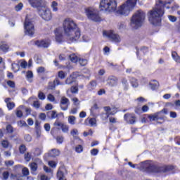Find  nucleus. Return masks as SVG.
<instances>
[{"label":"nucleus","mask_w":180,"mask_h":180,"mask_svg":"<svg viewBox=\"0 0 180 180\" xmlns=\"http://www.w3.org/2000/svg\"><path fill=\"white\" fill-rule=\"evenodd\" d=\"M63 30L65 36L70 41H77L81 37V32L78 29L77 24L71 18H66L63 21Z\"/></svg>","instance_id":"f257e3e1"},{"label":"nucleus","mask_w":180,"mask_h":180,"mask_svg":"<svg viewBox=\"0 0 180 180\" xmlns=\"http://www.w3.org/2000/svg\"><path fill=\"white\" fill-rule=\"evenodd\" d=\"M165 3L160 0L155 6L148 13V18L150 23L154 26L161 25V18L164 16V6Z\"/></svg>","instance_id":"f03ea898"},{"label":"nucleus","mask_w":180,"mask_h":180,"mask_svg":"<svg viewBox=\"0 0 180 180\" xmlns=\"http://www.w3.org/2000/svg\"><path fill=\"white\" fill-rule=\"evenodd\" d=\"M128 165L131 168H137L141 171H146L147 172H157L158 168L153 163L148 161L141 162L140 164H133L131 162H128Z\"/></svg>","instance_id":"7ed1b4c3"},{"label":"nucleus","mask_w":180,"mask_h":180,"mask_svg":"<svg viewBox=\"0 0 180 180\" xmlns=\"http://www.w3.org/2000/svg\"><path fill=\"white\" fill-rule=\"evenodd\" d=\"M145 19L146 13L141 10H139L131 17L130 25L134 29H139V27H141Z\"/></svg>","instance_id":"20e7f679"},{"label":"nucleus","mask_w":180,"mask_h":180,"mask_svg":"<svg viewBox=\"0 0 180 180\" xmlns=\"http://www.w3.org/2000/svg\"><path fill=\"white\" fill-rule=\"evenodd\" d=\"M136 4L137 0H128L118 8L117 13L118 15H123L124 16H129L130 12L134 9Z\"/></svg>","instance_id":"39448f33"},{"label":"nucleus","mask_w":180,"mask_h":180,"mask_svg":"<svg viewBox=\"0 0 180 180\" xmlns=\"http://www.w3.org/2000/svg\"><path fill=\"white\" fill-rule=\"evenodd\" d=\"M117 8V2L116 0H102L100 3V10L112 13L115 12Z\"/></svg>","instance_id":"423d86ee"},{"label":"nucleus","mask_w":180,"mask_h":180,"mask_svg":"<svg viewBox=\"0 0 180 180\" xmlns=\"http://www.w3.org/2000/svg\"><path fill=\"white\" fill-rule=\"evenodd\" d=\"M86 15L90 20L93 22H101L102 18L99 15V12L94 8H86Z\"/></svg>","instance_id":"0eeeda50"},{"label":"nucleus","mask_w":180,"mask_h":180,"mask_svg":"<svg viewBox=\"0 0 180 180\" xmlns=\"http://www.w3.org/2000/svg\"><path fill=\"white\" fill-rule=\"evenodd\" d=\"M103 34L105 37H108L109 40H111V41H114V43H120V41H122L120 36L116 34L113 30L104 31Z\"/></svg>","instance_id":"6e6552de"},{"label":"nucleus","mask_w":180,"mask_h":180,"mask_svg":"<svg viewBox=\"0 0 180 180\" xmlns=\"http://www.w3.org/2000/svg\"><path fill=\"white\" fill-rule=\"evenodd\" d=\"M24 29L25 30V34L27 36L32 37L34 34V25H33V22L27 18L25 19Z\"/></svg>","instance_id":"1a4fd4ad"},{"label":"nucleus","mask_w":180,"mask_h":180,"mask_svg":"<svg viewBox=\"0 0 180 180\" xmlns=\"http://www.w3.org/2000/svg\"><path fill=\"white\" fill-rule=\"evenodd\" d=\"M39 13L41 16L44 20H51V11L50 9L46 7V5L43 7H41L39 10Z\"/></svg>","instance_id":"9d476101"},{"label":"nucleus","mask_w":180,"mask_h":180,"mask_svg":"<svg viewBox=\"0 0 180 180\" xmlns=\"http://www.w3.org/2000/svg\"><path fill=\"white\" fill-rule=\"evenodd\" d=\"M32 8H37L38 11L46 6L44 0H28Z\"/></svg>","instance_id":"9b49d317"},{"label":"nucleus","mask_w":180,"mask_h":180,"mask_svg":"<svg viewBox=\"0 0 180 180\" xmlns=\"http://www.w3.org/2000/svg\"><path fill=\"white\" fill-rule=\"evenodd\" d=\"M53 126H56L58 130L61 129L63 133H68L70 130V127L67 124H63V122H60V121H56L53 124Z\"/></svg>","instance_id":"f8f14e48"},{"label":"nucleus","mask_w":180,"mask_h":180,"mask_svg":"<svg viewBox=\"0 0 180 180\" xmlns=\"http://www.w3.org/2000/svg\"><path fill=\"white\" fill-rule=\"evenodd\" d=\"M136 115L134 114L127 113L124 115V120L129 124H134L136 123Z\"/></svg>","instance_id":"ddd939ff"},{"label":"nucleus","mask_w":180,"mask_h":180,"mask_svg":"<svg viewBox=\"0 0 180 180\" xmlns=\"http://www.w3.org/2000/svg\"><path fill=\"white\" fill-rule=\"evenodd\" d=\"M105 114V113H102L101 114V117L103 119V120H106V119H108V117H109V116L110 115H113L116 113V111H111L112 108H110L109 106H105L103 108Z\"/></svg>","instance_id":"4468645a"},{"label":"nucleus","mask_w":180,"mask_h":180,"mask_svg":"<svg viewBox=\"0 0 180 180\" xmlns=\"http://www.w3.org/2000/svg\"><path fill=\"white\" fill-rule=\"evenodd\" d=\"M60 106L62 110H67L70 106V100L66 97H62L60 101Z\"/></svg>","instance_id":"2eb2a0df"},{"label":"nucleus","mask_w":180,"mask_h":180,"mask_svg":"<svg viewBox=\"0 0 180 180\" xmlns=\"http://www.w3.org/2000/svg\"><path fill=\"white\" fill-rule=\"evenodd\" d=\"M107 84L109 86H116L117 85V77L115 76L108 77Z\"/></svg>","instance_id":"dca6fc26"},{"label":"nucleus","mask_w":180,"mask_h":180,"mask_svg":"<svg viewBox=\"0 0 180 180\" xmlns=\"http://www.w3.org/2000/svg\"><path fill=\"white\" fill-rule=\"evenodd\" d=\"M36 46L38 47H44V49L49 47L50 46V41L46 40L37 41L35 42Z\"/></svg>","instance_id":"f3484780"},{"label":"nucleus","mask_w":180,"mask_h":180,"mask_svg":"<svg viewBox=\"0 0 180 180\" xmlns=\"http://www.w3.org/2000/svg\"><path fill=\"white\" fill-rule=\"evenodd\" d=\"M56 40L58 43H61L63 41V34L61 33V30L58 28L55 30Z\"/></svg>","instance_id":"a211bd4d"},{"label":"nucleus","mask_w":180,"mask_h":180,"mask_svg":"<svg viewBox=\"0 0 180 180\" xmlns=\"http://www.w3.org/2000/svg\"><path fill=\"white\" fill-rule=\"evenodd\" d=\"M0 49L1 51H4V53H6L8 50H9V45L5 41H1L0 44Z\"/></svg>","instance_id":"6ab92c4d"},{"label":"nucleus","mask_w":180,"mask_h":180,"mask_svg":"<svg viewBox=\"0 0 180 180\" xmlns=\"http://www.w3.org/2000/svg\"><path fill=\"white\" fill-rule=\"evenodd\" d=\"M49 157H58L60 155V150L58 149H52L49 153Z\"/></svg>","instance_id":"aec40b11"},{"label":"nucleus","mask_w":180,"mask_h":180,"mask_svg":"<svg viewBox=\"0 0 180 180\" xmlns=\"http://www.w3.org/2000/svg\"><path fill=\"white\" fill-rule=\"evenodd\" d=\"M149 85L152 91H155V89L158 88L160 84L158 83V82H157V80H153L149 83Z\"/></svg>","instance_id":"412c9836"},{"label":"nucleus","mask_w":180,"mask_h":180,"mask_svg":"<svg viewBox=\"0 0 180 180\" xmlns=\"http://www.w3.org/2000/svg\"><path fill=\"white\" fill-rule=\"evenodd\" d=\"M70 134L75 138L77 139L80 144L83 143L82 140H81V139L79 138H77V136H78V129H73L71 131H70Z\"/></svg>","instance_id":"4be33fe9"},{"label":"nucleus","mask_w":180,"mask_h":180,"mask_svg":"<svg viewBox=\"0 0 180 180\" xmlns=\"http://www.w3.org/2000/svg\"><path fill=\"white\" fill-rule=\"evenodd\" d=\"M51 8L53 12H58V3L56 1H52L51 4Z\"/></svg>","instance_id":"5701e85b"},{"label":"nucleus","mask_w":180,"mask_h":180,"mask_svg":"<svg viewBox=\"0 0 180 180\" xmlns=\"http://www.w3.org/2000/svg\"><path fill=\"white\" fill-rule=\"evenodd\" d=\"M75 81V77L71 75L70 77H68L65 80V84L66 85H71Z\"/></svg>","instance_id":"b1692460"},{"label":"nucleus","mask_w":180,"mask_h":180,"mask_svg":"<svg viewBox=\"0 0 180 180\" xmlns=\"http://www.w3.org/2000/svg\"><path fill=\"white\" fill-rule=\"evenodd\" d=\"M172 57L176 61V63H180V56H178V53L175 51L172 52Z\"/></svg>","instance_id":"393cba45"},{"label":"nucleus","mask_w":180,"mask_h":180,"mask_svg":"<svg viewBox=\"0 0 180 180\" xmlns=\"http://www.w3.org/2000/svg\"><path fill=\"white\" fill-rule=\"evenodd\" d=\"M69 58L72 63H77L78 61V56L75 54H71L69 56Z\"/></svg>","instance_id":"a878e982"},{"label":"nucleus","mask_w":180,"mask_h":180,"mask_svg":"<svg viewBox=\"0 0 180 180\" xmlns=\"http://www.w3.org/2000/svg\"><path fill=\"white\" fill-rule=\"evenodd\" d=\"M58 78H60V79H64V78H65V77H67V72L60 70L58 72Z\"/></svg>","instance_id":"bb28decb"},{"label":"nucleus","mask_w":180,"mask_h":180,"mask_svg":"<svg viewBox=\"0 0 180 180\" xmlns=\"http://www.w3.org/2000/svg\"><path fill=\"white\" fill-rule=\"evenodd\" d=\"M75 119H76L75 116H74V115L69 116L68 117V123L70 124H72V125L75 124Z\"/></svg>","instance_id":"cd10ccee"},{"label":"nucleus","mask_w":180,"mask_h":180,"mask_svg":"<svg viewBox=\"0 0 180 180\" xmlns=\"http://www.w3.org/2000/svg\"><path fill=\"white\" fill-rule=\"evenodd\" d=\"M32 77H33V72L32 71L27 72L26 78L27 81H29L30 82H32Z\"/></svg>","instance_id":"c85d7f7f"},{"label":"nucleus","mask_w":180,"mask_h":180,"mask_svg":"<svg viewBox=\"0 0 180 180\" xmlns=\"http://www.w3.org/2000/svg\"><path fill=\"white\" fill-rule=\"evenodd\" d=\"M122 85L124 91H127V89H129V82H127V79L124 78L122 79Z\"/></svg>","instance_id":"c756f323"},{"label":"nucleus","mask_w":180,"mask_h":180,"mask_svg":"<svg viewBox=\"0 0 180 180\" xmlns=\"http://www.w3.org/2000/svg\"><path fill=\"white\" fill-rule=\"evenodd\" d=\"M149 120L154 122V120H158V114L155 113L153 115H148Z\"/></svg>","instance_id":"7c9ffc66"},{"label":"nucleus","mask_w":180,"mask_h":180,"mask_svg":"<svg viewBox=\"0 0 180 180\" xmlns=\"http://www.w3.org/2000/svg\"><path fill=\"white\" fill-rule=\"evenodd\" d=\"M131 84L134 88H137L139 86V83L137 82V79L136 78L132 77L131 79Z\"/></svg>","instance_id":"2f4dec72"},{"label":"nucleus","mask_w":180,"mask_h":180,"mask_svg":"<svg viewBox=\"0 0 180 180\" xmlns=\"http://www.w3.org/2000/svg\"><path fill=\"white\" fill-rule=\"evenodd\" d=\"M20 68V66L18 63H13L12 64V69L14 71V72H18L19 71V69Z\"/></svg>","instance_id":"473e14b6"},{"label":"nucleus","mask_w":180,"mask_h":180,"mask_svg":"<svg viewBox=\"0 0 180 180\" xmlns=\"http://www.w3.org/2000/svg\"><path fill=\"white\" fill-rule=\"evenodd\" d=\"M58 177L59 178V180H67L65 177H64V173L61 171H58L57 173Z\"/></svg>","instance_id":"72a5a7b5"},{"label":"nucleus","mask_w":180,"mask_h":180,"mask_svg":"<svg viewBox=\"0 0 180 180\" xmlns=\"http://www.w3.org/2000/svg\"><path fill=\"white\" fill-rule=\"evenodd\" d=\"M38 98L39 99H40V101H44V99H46V94H44L43 91H39Z\"/></svg>","instance_id":"f704fd0d"},{"label":"nucleus","mask_w":180,"mask_h":180,"mask_svg":"<svg viewBox=\"0 0 180 180\" xmlns=\"http://www.w3.org/2000/svg\"><path fill=\"white\" fill-rule=\"evenodd\" d=\"M79 63L80 64V65H82V67H85V65H86L88 64V60L86 59H79Z\"/></svg>","instance_id":"c9c22d12"},{"label":"nucleus","mask_w":180,"mask_h":180,"mask_svg":"<svg viewBox=\"0 0 180 180\" xmlns=\"http://www.w3.org/2000/svg\"><path fill=\"white\" fill-rule=\"evenodd\" d=\"M31 170L33 171V172H35V171H37V164L36 162H32L30 165Z\"/></svg>","instance_id":"e433bc0d"},{"label":"nucleus","mask_w":180,"mask_h":180,"mask_svg":"<svg viewBox=\"0 0 180 180\" xmlns=\"http://www.w3.org/2000/svg\"><path fill=\"white\" fill-rule=\"evenodd\" d=\"M19 151L20 154H25L26 151V146H25L24 144L20 145L19 147Z\"/></svg>","instance_id":"4c0bfd02"},{"label":"nucleus","mask_w":180,"mask_h":180,"mask_svg":"<svg viewBox=\"0 0 180 180\" xmlns=\"http://www.w3.org/2000/svg\"><path fill=\"white\" fill-rule=\"evenodd\" d=\"M89 123L91 127L96 126V119L95 118L89 119Z\"/></svg>","instance_id":"58836bf2"},{"label":"nucleus","mask_w":180,"mask_h":180,"mask_svg":"<svg viewBox=\"0 0 180 180\" xmlns=\"http://www.w3.org/2000/svg\"><path fill=\"white\" fill-rule=\"evenodd\" d=\"M1 146L4 148H8L9 147V142L7 140H3L1 141Z\"/></svg>","instance_id":"ea45409f"},{"label":"nucleus","mask_w":180,"mask_h":180,"mask_svg":"<svg viewBox=\"0 0 180 180\" xmlns=\"http://www.w3.org/2000/svg\"><path fill=\"white\" fill-rule=\"evenodd\" d=\"M22 8H23V4L20 3L15 6V10L16 12H19V11H22Z\"/></svg>","instance_id":"a19ab883"},{"label":"nucleus","mask_w":180,"mask_h":180,"mask_svg":"<svg viewBox=\"0 0 180 180\" xmlns=\"http://www.w3.org/2000/svg\"><path fill=\"white\" fill-rule=\"evenodd\" d=\"M47 99L49 101V102H55L56 101V97L53 96V94H50L47 96Z\"/></svg>","instance_id":"79ce46f5"},{"label":"nucleus","mask_w":180,"mask_h":180,"mask_svg":"<svg viewBox=\"0 0 180 180\" xmlns=\"http://www.w3.org/2000/svg\"><path fill=\"white\" fill-rule=\"evenodd\" d=\"M56 141L58 144H62L63 141H64V136H58L56 137Z\"/></svg>","instance_id":"37998d69"},{"label":"nucleus","mask_w":180,"mask_h":180,"mask_svg":"<svg viewBox=\"0 0 180 180\" xmlns=\"http://www.w3.org/2000/svg\"><path fill=\"white\" fill-rule=\"evenodd\" d=\"M117 27L120 30H122V29H124V27H126V24L124 22H118Z\"/></svg>","instance_id":"c03bdc74"},{"label":"nucleus","mask_w":180,"mask_h":180,"mask_svg":"<svg viewBox=\"0 0 180 180\" xmlns=\"http://www.w3.org/2000/svg\"><path fill=\"white\" fill-rule=\"evenodd\" d=\"M83 150H84V148L82 147V146H81V145H78L77 146H76V148H75V151H76V153H82V151H83Z\"/></svg>","instance_id":"a18cd8bd"},{"label":"nucleus","mask_w":180,"mask_h":180,"mask_svg":"<svg viewBox=\"0 0 180 180\" xmlns=\"http://www.w3.org/2000/svg\"><path fill=\"white\" fill-rule=\"evenodd\" d=\"M22 172L24 176H27V175H29V169L24 167L22 169Z\"/></svg>","instance_id":"49530a36"},{"label":"nucleus","mask_w":180,"mask_h":180,"mask_svg":"<svg viewBox=\"0 0 180 180\" xmlns=\"http://www.w3.org/2000/svg\"><path fill=\"white\" fill-rule=\"evenodd\" d=\"M7 108H8V110H12V109H13V108H15V103H13V102L8 103L7 104Z\"/></svg>","instance_id":"de8ad7c7"},{"label":"nucleus","mask_w":180,"mask_h":180,"mask_svg":"<svg viewBox=\"0 0 180 180\" xmlns=\"http://www.w3.org/2000/svg\"><path fill=\"white\" fill-rule=\"evenodd\" d=\"M33 106L35 109H39L40 108V102L39 101H34Z\"/></svg>","instance_id":"09e8293b"},{"label":"nucleus","mask_w":180,"mask_h":180,"mask_svg":"<svg viewBox=\"0 0 180 180\" xmlns=\"http://www.w3.org/2000/svg\"><path fill=\"white\" fill-rule=\"evenodd\" d=\"M72 101H73L74 105H75V106H79L80 102H79V100H78L77 98H73L72 99Z\"/></svg>","instance_id":"8fccbe9b"},{"label":"nucleus","mask_w":180,"mask_h":180,"mask_svg":"<svg viewBox=\"0 0 180 180\" xmlns=\"http://www.w3.org/2000/svg\"><path fill=\"white\" fill-rule=\"evenodd\" d=\"M56 89V84L54 82H49L48 86V89Z\"/></svg>","instance_id":"3c124183"},{"label":"nucleus","mask_w":180,"mask_h":180,"mask_svg":"<svg viewBox=\"0 0 180 180\" xmlns=\"http://www.w3.org/2000/svg\"><path fill=\"white\" fill-rule=\"evenodd\" d=\"M6 130L8 133H13V127L11 124L6 126Z\"/></svg>","instance_id":"603ef678"},{"label":"nucleus","mask_w":180,"mask_h":180,"mask_svg":"<svg viewBox=\"0 0 180 180\" xmlns=\"http://www.w3.org/2000/svg\"><path fill=\"white\" fill-rule=\"evenodd\" d=\"M53 84L56 85H64V84H63V82H60V79H58V78H56L53 80Z\"/></svg>","instance_id":"864d4df0"},{"label":"nucleus","mask_w":180,"mask_h":180,"mask_svg":"<svg viewBox=\"0 0 180 180\" xmlns=\"http://www.w3.org/2000/svg\"><path fill=\"white\" fill-rule=\"evenodd\" d=\"M72 94H77L78 93V87L77 86H72L70 89Z\"/></svg>","instance_id":"5fc2aeb1"},{"label":"nucleus","mask_w":180,"mask_h":180,"mask_svg":"<svg viewBox=\"0 0 180 180\" xmlns=\"http://www.w3.org/2000/svg\"><path fill=\"white\" fill-rule=\"evenodd\" d=\"M7 85H8L10 88H15V82L9 80L7 82Z\"/></svg>","instance_id":"6e6d98bb"},{"label":"nucleus","mask_w":180,"mask_h":180,"mask_svg":"<svg viewBox=\"0 0 180 180\" xmlns=\"http://www.w3.org/2000/svg\"><path fill=\"white\" fill-rule=\"evenodd\" d=\"M37 71L39 74H43V72H44V71H46V70L44 69V67H39L37 68Z\"/></svg>","instance_id":"4d7b16f0"},{"label":"nucleus","mask_w":180,"mask_h":180,"mask_svg":"<svg viewBox=\"0 0 180 180\" xmlns=\"http://www.w3.org/2000/svg\"><path fill=\"white\" fill-rule=\"evenodd\" d=\"M90 86L91 89H95V88H96V81H91L90 82Z\"/></svg>","instance_id":"13d9d810"},{"label":"nucleus","mask_w":180,"mask_h":180,"mask_svg":"<svg viewBox=\"0 0 180 180\" xmlns=\"http://www.w3.org/2000/svg\"><path fill=\"white\" fill-rule=\"evenodd\" d=\"M16 116H17V117H22V116H23V112H22V110H17Z\"/></svg>","instance_id":"bf43d9fd"},{"label":"nucleus","mask_w":180,"mask_h":180,"mask_svg":"<svg viewBox=\"0 0 180 180\" xmlns=\"http://www.w3.org/2000/svg\"><path fill=\"white\" fill-rule=\"evenodd\" d=\"M18 124L20 127H23L27 126V124H26V122L25 121H20V122H18Z\"/></svg>","instance_id":"052dcab7"},{"label":"nucleus","mask_w":180,"mask_h":180,"mask_svg":"<svg viewBox=\"0 0 180 180\" xmlns=\"http://www.w3.org/2000/svg\"><path fill=\"white\" fill-rule=\"evenodd\" d=\"M3 178L5 180L8 179V178H9V172H4L3 173Z\"/></svg>","instance_id":"680f3d73"},{"label":"nucleus","mask_w":180,"mask_h":180,"mask_svg":"<svg viewBox=\"0 0 180 180\" xmlns=\"http://www.w3.org/2000/svg\"><path fill=\"white\" fill-rule=\"evenodd\" d=\"M45 109L46 110H51V109H53V105H51V103L46 104Z\"/></svg>","instance_id":"e2e57ef3"},{"label":"nucleus","mask_w":180,"mask_h":180,"mask_svg":"<svg viewBox=\"0 0 180 180\" xmlns=\"http://www.w3.org/2000/svg\"><path fill=\"white\" fill-rule=\"evenodd\" d=\"M49 165L51 167V168H56L57 164H56V162L54 161H49Z\"/></svg>","instance_id":"0e129e2a"},{"label":"nucleus","mask_w":180,"mask_h":180,"mask_svg":"<svg viewBox=\"0 0 180 180\" xmlns=\"http://www.w3.org/2000/svg\"><path fill=\"white\" fill-rule=\"evenodd\" d=\"M44 127L46 131H50V129H51L50 124L49 123L45 124Z\"/></svg>","instance_id":"69168bd1"},{"label":"nucleus","mask_w":180,"mask_h":180,"mask_svg":"<svg viewBox=\"0 0 180 180\" xmlns=\"http://www.w3.org/2000/svg\"><path fill=\"white\" fill-rule=\"evenodd\" d=\"M169 20H170V22H176V17L173 16V15H169Z\"/></svg>","instance_id":"338daca9"},{"label":"nucleus","mask_w":180,"mask_h":180,"mask_svg":"<svg viewBox=\"0 0 180 180\" xmlns=\"http://www.w3.org/2000/svg\"><path fill=\"white\" fill-rule=\"evenodd\" d=\"M30 153H27V154L25 155V160L28 162L30 161Z\"/></svg>","instance_id":"774afa93"}]
</instances>
